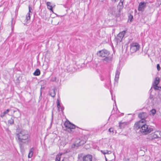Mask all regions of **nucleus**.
<instances>
[{"label":"nucleus","instance_id":"33","mask_svg":"<svg viewBox=\"0 0 161 161\" xmlns=\"http://www.w3.org/2000/svg\"><path fill=\"white\" fill-rule=\"evenodd\" d=\"M57 107L59 109L61 107V106L60 105V102L59 100L58 99L57 101Z\"/></svg>","mask_w":161,"mask_h":161},{"label":"nucleus","instance_id":"3","mask_svg":"<svg viewBox=\"0 0 161 161\" xmlns=\"http://www.w3.org/2000/svg\"><path fill=\"white\" fill-rule=\"evenodd\" d=\"M64 125L66 128L65 130L70 133H73L72 129H74L75 128V125L71 123L69 121H66L64 123Z\"/></svg>","mask_w":161,"mask_h":161},{"label":"nucleus","instance_id":"12","mask_svg":"<svg viewBox=\"0 0 161 161\" xmlns=\"http://www.w3.org/2000/svg\"><path fill=\"white\" fill-rule=\"evenodd\" d=\"M147 3L141 2L139 4L138 10L139 11H143L146 6Z\"/></svg>","mask_w":161,"mask_h":161},{"label":"nucleus","instance_id":"26","mask_svg":"<svg viewBox=\"0 0 161 161\" xmlns=\"http://www.w3.org/2000/svg\"><path fill=\"white\" fill-rule=\"evenodd\" d=\"M156 110L155 109H153L150 111V114L151 115L154 116L156 113Z\"/></svg>","mask_w":161,"mask_h":161},{"label":"nucleus","instance_id":"17","mask_svg":"<svg viewBox=\"0 0 161 161\" xmlns=\"http://www.w3.org/2000/svg\"><path fill=\"white\" fill-rule=\"evenodd\" d=\"M127 125V123L126 122H120L119 123V127L120 129L124 128Z\"/></svg>","mask_w":161,"mask_h":161},{"label":"nucleus","instance_id":"8","mask_svg":"<svg viewBox=\"0 0 161 161\" xmlns=\"http://www.w3.org/2000/svg\"><path fill=\"white\" fill-rule=\"evenodd\" d=\"M17 110L18 111V117H15L14 116H13L11 117L10 119L8 120V123L10 124V125H13L14 124V118L18 117H20L21 116V114L20 113V111L18 109H17Z\"/></svg>","mask_w":161,"mask_h":161},{"label":"nucleus","instance_id":"14","mask_svg":"<svg viewBox=\"0 0 161 161\" xmlns=\"http://www.w3.org/2000/svg\"><path fill=\"white\" fill-rule=\"evenodd\" d=\"M149 99L151 100L152 103L153 104L155 103H158V101L157 99V98L156 97H153V95L150 94Z\"/></svg>","mask_w":161,"mask_h":161},{"label":"nucleus","instance_id":"39","mask_svg":"<svg viewBox=\"0 0 161 161\" xmlns=\"http://www.w3.org/2000/svg\"><path fill=\"white\" fill-rule=\"evenodd\" d=\"M42 87H41V91H40V95L39 97V99H42V91H41V89H42Z\"/></svg>","mask_w":161,"mask_h":161},{"label":"nucleus","instance_id":"35","mask_svg":"<svg viewBox=\"0 0 161 161\" xmlns=\"http://www.w3.org/2000/svg\"><path fill=\"white\" fill-rule=\"evenodd\" d=\"M86 141L85 140H81L80 141V144L81 145H83L84 144L86 143Z\"/></svg>","mask_w":161,"mask_h":161},{"label":"nucleus","instance_id":"32","mask_svg":"<svg viewBox=\"0 0 161 161\" xmlns=\"http://www.w3.org/2000/svg\"><path fill=\"white\" fill-rule=\"evenodd\" d=\"M156 134H157L158 137V138H161V131H158L156 132H155Z\"/></svg>","mask_w":161,"mask_h":161},{"label":"nucleus","instance_id":"18","mask_svg":"<svg viewBox=\"0 0 161 161\" xmlns=\"http://www.w3.org/2000/svg\"><path fill=\"white\" fill-rule=\"evenodd\" d=\"M57 90L56 88H53L52 90H51L50 91L49 95L52 97H54L55 95V91H56Z\"/></svg>","mask_w":161,"mask_h":161},{"label":"nucleus","instance_id":"38","mask_svg":"<svg viewBox=\"0 0 161 161\" xmlns=\"http://www.w3.org/2000/svg\"><path fill=\"white\" fill-rule=\"evenodd\" d=\"M157 68L158 70L159 71L160 70V67L159 64H158L157 65Z\"/></svg>","mask_w":161,"mask_h":161},{"label":"nucleus","instance_id":"45","mask_svg":"<svg viewBox=\"0 0 161 161\" xmlns=\"http://www.w3.org/2000/svg\"><path fill=\"white\" fill-rule=\"evenodd\" d=\"M109 84L110 85H111V80L110 79H109Z\"/></svg>","mask_w":161,"mask_h":161},{"label":"nucleus","instance_id":"11","mask_svg":"<svg viewBox=\"0 0 161 161\" xmlns=\"http://www.w3.org/2000/svg\"><path fill=\"white\" fill-rule=\"evenodd\" d=\"M147 114L145 112H142L140 113L138 115L139 117L141 119L140 121H142L143 122H144L145 121V119L147 117Z\"/></svg>","mask_w":161,"mask_h":161},{"label":"nucleus","instance_id":"43","mask_svg":"<svg viewBox=\"0 0 161 161\" xmlns=\"http://www.w3.org/2000/svg\"><path fill=\"white\" fill-rule=\"evenodd\" d=\"M60 108L61 109L62 111L64 109V108L63 106H61Z\"/></svg>","mask_w":161,"mask_h":161},{"label":"nucleus","instance_id":"7","mask_svg":"<svg viewBox=\"0 0 161 161\" xmlns=\"http://www.w3.org/2000/svg\"><path fill=\"white\" fill-rule=\"evenodd\" d=\"M113 58L111 56H107L102 59V61L105 64L111 63L112 61Z\"/></svg>","mask_w":161,"mask_h":161},{"label":"nucleus","instance_id":"30","mask_svg":"<svg viewBox=\"0 0 161 161\" xmlns=\"http://www.w3.org/2000/svg\"><path fill=\"white\" fill-rule=\"evenodd\" d=\"M101 152L104 154H109L111 153V151H108V150H106V151L101 150Z\"/></svg>","mask_w":161,"mask_h":161},{"label":"nucleus","instance_id":"48","mask_svg":"<svg viewBox=\"0 0 161 161\" xmlns=\"http://www.w3.org/2000/svg\"><path fill=\"white\" fill-rule=\"evenodd\" d=\"M156 161H161V160H157Z\"/></svg>","mask_w":161,"mask_h":161},{"label":"nucleus","instance_id":"28","mask_svg":"<svg viewBox=\"0 0 161 161\" xmlns=\"http://www.w3.org/2000/svg\"><path fill=\"white\" fill-rule=\"evenodd\" d=\"M80 140L79 139L74 143V145L75 147H78L79 146H81L80 143Z\"/></svg>","mask_w":161,"mask_h":161},{"label":"nucleus","instance_id":"46","mask_svg":"<svg viewBox=\"0 0 161 161\" xmlns=\"http://www.w3.org/2000/svg\"><path fill=\"white\" fill-rule=\"evenodd\" d=\"M56 78L55 77V79H54V80H53V81H54L56 80Z\"/></svg>","mask_w":161,"mask_h":161},{"label":"nucleus","instance_id":"41","mask_svg":"<svg viewBox=\"0 0 161 161\" xmlns=\"http://www.w3.org/2000/svg\"><path fill=\"white\" fill-rule=\"evenodd\" d=\"M111 1H112V2L114 3H115L116 2H118L119 1V0H111Z\"/></svg>","mask_w":161,"mask_h":161},{"label":"nucleus","instance_id":"21","mask_svg":"<svg viewBox=\"0 0 161 161\" xmlns=\"http://www.w3.org/2000/svg\"><path fill=\"white\" fill-rule=\"evenodd\" d=\"M160 82L159 78L158 77H156L153 83V86H157Z\"/></svg>","mask_w":161,"mask_h":161},{"label":"nucleus","instance_id":"31","mask_svg":"<svg viewBox=\"0 0 161 161\" xmlns=\"http://www.w3.org/2000/svg\"><path fill=\"white\" fill-rule=\"evenodd\" d=\"M153 88L155 90H159V91L161 90V87H159L157 86H153Z\"/></svg>","mask_w":161,"mask_h":161},{"label":"nucleus","instance_id":"9","mask_svg":"<svg viewBox=\"0 0 161 161\" xmlns=\"http://www.w3.org/2000/svg\"><path fill=\"white\" fill-rule=\"evenodd\" d=\"M29 12L27 14L26 16L25 20L27 21H30L31 19L30 15L32 14L33 9L32 8H31L30 5H29Z\"/></svg>","mask_w":161,"mask_h":161},{"label":"nucleus","instance_id":"37","mask_svg":"<svg viewBox=\"0 0 161 161\" xmlns=\"http://www.w3.org/2000/svg\"><path fill=\"white\" fill-rule=\"evenodd\" d=\"M120 73V70L119 69V68L117 69L116 71V72L115 74H118V75H119Z\"/></svg>","mask_w":161,"mask_h":161},{"label":"nucleus","instance_id":"10","mask_svg":"<svg viewBox=\"0 0 161 161\" xmlns=\"http://www.w3.org/2000/svg\"><path fill=\"white\" fill-rule=\"evenodd\" d=\"M144 123L142 121L140 120L135 123L134 125V128L136 130L139 129H140V128L142 127V125H143Z\"/></svg>","mask_w":161,"mask_h":161},{"label":"nucleus","instance_id":"1","mask_svg":"<svg viewBox=\"0 0 161 161\" xmlns=\"http://www.w3.org/2000/svg\"><path fill=\"white\" fill-rule=\"evenodd\" d=\"M17 142L19 144L21 150H24V144H28L29 141L30 136L28 132L24 130H22L20 131H17L16 133Z\"/></svg>","mask_w":161,"mask_h":161},{"label":"nucleus","instance_id":"5","mask_svg":"<svg viewBox=\"0 0 161 161\" xmlns=\"http://www.w3.org/2000/svg\"><path fill=\"white\" fill-rule=\"evenodd\" d=\"M126 31H123L118 34L116 38V41L117 43L119 42H121L123 38L124 37L126 33Z\"/></svg>","mask_w":161,"mask_h":161},{"label":"nucleus","instance_id":"27","mask_svg":"<svg viewBox=\"0 0 161 161\" xmlns=\"http://www.w3.org/2000/svg\"><path fill=\"white\" fill-rule=\"evenodd\" d=\"M9 109H7L6 111H4L1 114L0 117L2 118H3L5 114H7L9 111Z\"/></svg>","mask_w":161,"mask_h":161},{"label":"nucleus","instance_id":"49","mask_svg":"<svg viewBox=\"0 0 161 161\" xmlns=\"http://www.w3.org/2000/svg\"><path fill=\"white\" fill-rule=\"evenodd\" d=\"M114 102L115 103H116V101H115V100H114Z\"/></svg>","mask_w":161,"mask_h":161},{"label":"nucleus","instance_id":"2","mask_svg":"<svg viewBox=\"0 0 161 161\" xmlns=\"http://www.w3.org/2000/svg\"><path fill=\"white\" fill-rule=\"evenodd\" d=\"M153 131V129L148 128V126L144 124L140 128V131L143 135L147 134Z\"/></svg>","mask_w":161,"mask_h":161},{"label":"nucleus","instance_id":"6","mask_svg":"<svg viewBox=\"0 0 161 161\" xmlns=\"http://www.w3.org/2000/svg\"><path fill=\"white\" fill-rule=\"evenodd\" d=\"M97 55L102 57H105L110 55V53L107 50L104 49L99 51L97 53Z\"/></svg>","mask_w":161,"mask_h":161},{"label":"nucleus","instance_id":"44","mask_svg":"<svg viewBox=\"0 0 161 161\" xmlns=\"http://www.w3.org/2000/svg\"><path fill=\"white\" fill-rule=\"evenodd\" d=\"M111 92V96H112V100H113L112 93L111 92Z\"/></svg>","mask_w":161,"mask_h":161},{"label":"nucleus","instance_id":"29","mask_svg":"<svg viewBox=\"0 0 161 161\" xmlns=\"http://www.w3.org/2000/svg\"><path fill=\"white\" fill-rule=\"evenodd\" d=\"M133 16L131 14H129L128 15V20H130V22L133 21Z\"/></svg>","mask_w":161,"mask_h":161},{"label":"nucleus","instance_id":"40","mask_svg":"<svg viewBox=\"0 0 161 161\" xmlns=\"http://www.w3.org/2000/svg\"><path fill=\"white\" fill-rule=\"evenodd\" d=\"M13 19H12V20H11V26H13V25H14V24H13Z\"/></svg>","mask_w":161,"mask_h":161},{"label":"nucleus","instance_id":"4","mask_svg":"<svg viewBox=\"0 0 161 161\" xmlns=\"http://www.w3.org/2000/svg\"><path fill=\"white\" fill-rule=\"evenodd\" d=\"M140 45L136 42L132 43L130 44V51L134 53L139 50Z\"/></svg>","mask_w":161,"mask_h":161},{"label":"nucleus","instance_id":"22","mask_svg":"<svg viewBox=\"0 0 161 161\" xmlns=\"http://www.w3.org/2000/svg\"><path fill=\"white\" fill-rule=\"evenodd\" d=\"M63 154L62 153H60L58 154L56 157L55 161H60L61 156Z\"/></svg>","mask_w":161,"mask_h":161},{"label":"nucleus","instance_id":"50","mask_svg":"<svg viewBox=\"0 0 161 161\" xmlns=\"http://www.w3.org/2000/svg\"><path fill=\"white\" fill-rule=\"evenodd\" d=\"M62 161H65V160H64V159H63L62 160Z\"/></svg>","mask_w":161,"mask_h":161},{"label":"nucleus","instance_id":"34","mask_svg":"<svg viewBox=\"0 0 161 161\" xmlns=\"http://www.w3.org/2000/svg\"><path fill=\"white\" fill-rule=\"evenodd\" d=\"M119 77V75L118 74H115V81H117L118 80V79Z\"/></svg>","mask_w":161,"mask_h":161},{"label":"nucleus","instance_id":"36","mask_svg":"<svg viewBox=\"0 0 161 161\" xmlns=\"http://www.w3.org/2000/svg\"><path fill=\"white\" fill-rule=\"evenodd\" d=\"M108 130L110 132H112L113 134L114 133V128H110Z\"/></svg>","mask_w":161,"mask_h":161},{"label":"nucleus","instance_id":"47","mask_svg":"<svg viewBox=\"0 0 161 161\" xmlns=\"http://www.w3.org/2000/svg\"><path fill=\"white\" fill-rule=\"evenodd\" d=\"M17 112V111L16 110H14V113L15 112Z\"/></svg>","mask_w":161,"mask_h":161},{"label":"nucleus","instance_id":"42","mask_svg":"<svg viewBox=\"0 0 161 161\" xmlns=\"http://www.w3.org/2000/svg\"><path fill=\"white\" fill-rule=\"evenodd\" d=\"M124 1V0H120L119 3H121L122 5H123Z\"/></svg>","mask_w":161,"mask_h":161},{"label":"nucleus","instance_id":"13","mask_svg":"<svg viewBox=\"0 0 161 161\" xmlns=\"http://www.w3.org/2000/svg\"><path fill=\"white\" fill-rule=\"evenodd\" d=\"M83 161H92V155L88 154L83 156Z\"/></svg>","mask_w":161,"mask_h":161},{"label":"nucleus","instance_id":"19","mask_svg":"<svg viewBox=\"0 0 161 161\" xmlns=\"http://www.w3.org/2000/svg\"><path fill=\"white\" fill-rule=\"evenodd\" d=\"M67 69L68 72H72L75 71V69L73 68L72 65H69L67 67Z\"/></svg>","mask_w":161,"mask_h":161},{"label":"nucleus","instance_id":"20","mask_svg":"<svg viewBox=\"0 0 161 161\" xmlns=\"http://www.w3.org/2000/svg\"><path fill=\"white\" fill-rule=\"evenodd\" d=\"M34 150V149L33 147L30 149L28 155V157L29 158H31L32 156Z\"/></svg>","mask_w":161,"mask_h":161},{"label":"nucleus","instance_id":"24","mask_svg":"<svg viewBox=\"0 0 161 161\" xmlns=\"http://www.w3.org/2000/svg\"><path fill=\"white\" fill-rule=\"evenodd\" d=\"M47 8L50 9L52 12H53V7L51 5V3L50 2H47Z\"/></svg>","mask_w":161,"mask_h":161},{"label":"nucleus","instance_id":"15","mask_svg":"<svg viewBox=\"0 0 161 161\" xmlns=\"http://www.w3.org/2000/svg\"><path fill=\"white\" fill-rule=\"evenodd\" d=\"M121 9L119 8V10H118L117 12H118V14H117L116 13V9L115 8H113V10L112 13V14L114 16H115L116 17H118L120 16V12L121 11Z\"/></svg>","mask_w":161,"mask_h":161},{"label":"nucleus","instance_id":"16","mask_svg":"<svg viewBox=\"0 0 161 161\" xmlns=\"http://www.w3.org/2000/svg\"><path fill=\"white\" fill-rule=\"evenodd\" d=\"M158 138L156 132L154 134H152L149 136V140H152L154 139Z\"/></svg>","mask_w":161,"mask_h":161},{"label":"nucleus","instance_id":"23","mask_svg":"<svg viewBox=\"0 0 161 161\" xmlns=\"http://www.w3.org/2000/svg\"><path fill=\"white\" fill-rule=\"evenodd\" d=\"M156 97L158 101V103L160 102H161V90L158 92V95Z\"/></svg>","mask_w":161,"mask_h":161},{"label":"nucleus","instance_id":"25","mask_svg":"<svg viewBox=\"0 0 161 161\" xmlns=\"http://www.w3.org/2000/svg\"><path fill=\"white\" fill-rule=\"evenodd\" d=\"M40 71L38 69H36L35 72L33 73V75L35 76H38L40 75Z\"/></svg>","mask_w":161,"mask_h":161}]
</instances>
